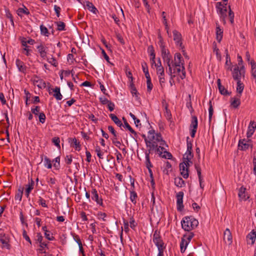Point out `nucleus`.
<instances>
[{"instance_id": "obj_1", "label": "nucleus", "mask_w": 256, "mask_h": 256, "mask_svg": "<svg viewBox=\"0 0 256 256\" xmlns=\"http://www.w3.org/2000/svg\"><path fill=\"white\" fill-rule=\"evenodd\" d=\"M182 228L187 232H190L197 227L198 222L192 216H184L181 222Z\"/></svg>"}, {"instance_id": "obj_2", "label": "nucleus", "mask_w": 256, "mask_h": 256, "mask_svg": "<svg viewBox=\"0 0 256 256\" xmlns=\"http://www.w3.org/2000/svg\"><path fill=\"white\" fill-rule=\"evenodd\" d=\"M226 69L232 72V78L236 82L241 80L242 78L244 77L246 70L244 66H242L240 68L237 65L230 66L226 68Z\"/></svg>"}, {"instance_id": "obj_3", "label": "nucleus", "mask_w": 256, "mask_h": 256, "mask_svg": "<svg viewBox=\"0 0 256 256\" xmlns=\"http://www.w3.org/2000/svg\"><path fill=\"white\" fill-rule=\"evenodd\" d=\"M148 140L147 141L154 142L159 144L160 146H168L164 140H162L161 134L160 133L156 134L154 130H150L148 132Z\"/></svg>"}, {"instance_id": "obj_4", "label": "nucleus", "mask_w": 256, "mask_h": 256, "mask_svg": "<svg viewBox=\"0 0 256 256\" xmlns=\"http://www.w3.org/2000/svg\"><path fill=\"white\" fill-rule=\"evenodd\" d=\"M153 242L158 248V250H164L166 248L161 238L160 232L155 231L153 235Z\"/></svg>"}, {"instance_id": "obj_5", "label": "nucleus", "mask_w": 256, "mask_h": 256, "mask_svg": "<svg viewBox=\"0 0 256 256\" xmlns=\"http://www.w3.org/2000/svg\"><path fill=\"white\" fill-rule=\"evenodd\" d=\"M91 202H95L98 206H103V200L100 196L98 190L95 188H92L90 190Z\"/></svg>"}, {"instance_id": "obj_6", "label": "nucleus", "mask_w": 256, "mask_h": 256, "mask_svg": "<svg viewBox=\"0 0 256 256\" xmlns=\"http://www.w3.org/2000/svg\"><path fill=\"white\" fill-rule=\"evenodd\" d=\"M216 8L217 12L220 15V20L223 22L224 24L226 23V8L222 6V4L221 2H218L216 4Z\"/></svg>"}, {"instance_id": "obj_7", "label": "nucleus", "mask_w": 256, "mask_h": 256, "mask_svg": "<svg viewBox=\"0 0 256 256\" xmlns=\"http://www.w3.org/2000/svg\"><path fill=\"white\" fill-rule=\"evenodd\" d=\"M159 144L156 143L154 142L147 141V139H146V144L147 148H149L147 151L145 152L146 159H150V154L152 153V152L155 150L159 146L158 144Z\"/></svg>"}, {"instance_id": "obj_8", "label": "nucleus", "mask_w": 256, "mask_h": 256, "mask_svg": "<svg viewBox=\"0 0 256 256\" xmlns=\"http://www.w3.org/2000/svg\"><path fill=\"white\" fill-rule=\"evenodd\" d=\"M159 144L156 143L154 142L147 141V139H146V144L147 148H149L147 151L145 152L146 159H150V154L152 153V152L155 150L159 146L158 144Z\"/></svg>"}, {"instance_id": "obj_9", "label": "nucleus", "mask_w": 256, "mask_h": 256, "mask_svg": "<svg viewBox=\"0 0 256 256\" xmlns=\"http://www.w3.org/2000/svg\"><path fill=\"white\" fill-rule=\"evenodd\" d=\"M198 125V118L196 116H192V117L191 123L190 124V134L192 138L195 136L196 133V132Z\"/></svg>"}, {"instance_id": "obj_10", "label": "nucleus", "mask_w": 256, "mask_h": 256, "mask_svg": "<svg viewBox=\"0 0 256 256\" xmlns=\"http://www.w3.org/2000/svg\"><path fill=\"white\" fill-rule=\"evenodd\" d=\"M184 196V193L182 192H179L176 194V208L177 210L179 212H182L184 208V206L183 204V198Z\"/></svg>"}, {"instance_id": "obj_11", "label": "nucleus", "mask_w": 256, "mask_h": 256, "mask_svg": "<svg viewBox=\"0 0 256 256\" xmlns=\"http://www.w3.org/2000/svg\"><path fill=\"white\" fill-rule=\"evenodd\" d=\"M238 148L240 150H246L249 148H252V144L250 140H239L238 144Z\"/></svg>"}, {"instance_id": "obj_12", "label": "nucleus", "mask_w": 256, "mask_h": 256, "mask_svg": "<svg viewBox=\"0 0 256 256\" xmlns=\"http://www.w3.org/2000/svg\"><path fill=\"white\" fill-rule=\"evenodd\" d=\"M189 138L187 137L186 138V145L187 150L184 156V160H191L193 158V154L192 152V144L191 142L188 141Z\"/></svg>"}, {"instance_id": "obj_13", "label": "nucleus", "mask_w": 256, "mask_h": 256, "mask_svg": "<svg viewBox=\"0 0 256 256\" xmlns=\"http://www.w3.org/2000/svg\"><path fill=\"white\" fill-rule=\"evenodd\" d=\"M38 53L42 58L46 59L47 55V48L43 42L40 43L36 46Z\"/></svg>"}, {"instance_id": "obj_14", "label": "nucleus", "mask_w": 256, "mask_h": 256, "mask_svg": "<svg viewBox=\"0 0 256 256\" xmlns=\"http://www.w3.org/2000/svg\"><path fill=\"white\" fill-rule=\"evenodd\" d=\"M174 62L172 64V66L178 67L181 65H184V60L180 53H176L174 56Z\"/></svg>"}, {"instance_id": "obj_15", "label": "nucleus", "mask_w": 256, "mask_h": 256, "mask_svg": "<svg viewBox=\"0 0 256 256\" xmlns=\"http://www.w3.org/2000/svg\"><path fill=\"white\" fill-rule=\"evenodd\" d=\"M224 242L228 245L231 244L232 242V235L228 228H226L224 232Z\"/></svg>"}, {"instance_id": "obj_16", "label": "nucleus", "mask_w": 256, "mask_h": 256, "mask_svg": "<svg viewBox=\"0 0 256 256\" xmlns=\"http://www.w3.org/2000/svg\"><path fill=\"white\" fill-rule=\"evenodd\" d=\"M216 39L218 42H220L223 36V29L220 28V26L218 22H216Z\"/></svg>"}, {"instance_id": "obj_17", "label": "nucleus", "mask_w": 256, "mask_h": 256, "mask_svg": "<svg viewBox=\"0 0 256 256\" xmlns=\"http://www.w3.org/2000/svg\"><path fill=\"white\" fill-rule=\"evenodd\" d=\"M172 32L174 35V40L176 45L181 46L182 45L181 34L176 30H174Z\"/></svg>"}, {"instance_id": "obj_18", "label": "nucleus", "mask_w": 256, "mask_h": 256, "mask_svg": "<svg viewBox=\"0 0 256 256\" xmlns=\"http://www.w3.org/2000/svg\"><path fill=\"white\" fill-rule=\"evenodd\" d=\"M82 4L84 8H87L90 12L94 14H96L98 12L95 6L89 1L84 2Z\"/></svg>"}, {"instance_id": "obj_19", "label": "nucleus", "mask_w": 256, "mask_h": 256, "mask_svg": "<svg viewBox=\"0 0 256 256\" xmlns=\"http://www.w3.org/2000/svg\"><path fill=\"white\" fill-rule=\"evenodd\" d=\"M186 164H180V174L184 178H188L189 176L188 174V168L185 166Z\"/></svg>"}, {"instance_id": "obj_20", "label": "nucleus", "mask_w": 256, "mask_h": 256, "mask_svg": "<svg viewBox=\"0 0 256 256\" xmlns=\"http://www.w3.org/2000/svg\"><path fill=\"white\" fill-rule=\"evenodd\" d=\"M16 66L20 72L22 73H26V67L24 65L23 62L20 60L19 59L16 60Z\"/></svg>"}, {"instance_id": "obj_21", "label": "nucleus", "mask_w": 256, "mask_h": 256, "mask_svg": "<svg viewBox=\"0 0 256 256\" xmlns=\"http://www.w3.org/2000/svg\"><path fill=\"white\" fill-rule=\"evenodd\" d=\"M256 129V124L254 121H250L248 128V130L247 132L248 137L251 136L254 133L255 130Z\"/></svg>"}, {"instance_id": "obj_22", "label": "nucleus", "mask_w": 256, "mask_h": 256, "mask_svg": "<svg viewBox=\"0 0 256 256\" xmlns=\"http://www.w3.org/2000/svg\"><path fill=\"white\" fill-rule=\"evenodd\" d=\"M240 96L231 98L230 105L234 108H238L240 104Z\"/></svg>"}, {"instance_id": "obj_23", "label": "nucleus", "mask_w": 256, "mask_h": 256, "mask_svg": "<svg viewBox=\"0 0 256 256\" xmlns=\"http://www.w3.org/2000/svg\"><path fill=\"white\" fill-rule=\"evenodd\" d=\"M52 92H54L53 96L58 100H61L62 98V96L60 92V88L56 86L54 88L52 89Z\"/></svg>"}, {"instance_id": "obj_24", "label": "nucleus", "mask_w": 256, "mask_h": 256, "mask_svg": "<svg viewBox=\"0 0 256 256\" xmlns=\"http://www.w3.org/2000/svg\"><path fill=\"white\" fill-rule=\"evenodd\" d=\"M194 166L196 170L197 174L198 175L200 186L202 188H203L204 186L202 184V178L201 174V168H200V166L198 164H196Z\"/></svg>"}, {"instance_id": "obj_25", "label": "nucleus", "mask_w": 256, "mask_h": 256, "mask_svg": "<svg viewBox=\"0 0 256 256\" xmlns=\"http://www.w3.org/2000/svg\"><path fill=\"white\" fill-rule=\"evenodd\" d=\"M17 14L18 16L22 17V14L28 15L30 14V12L28 11V10L24 5H23V8H20L18 9Z\"/></svg>"}, {"instance_id": "obj_26", "label": "nucleus", "mask_w": 256, "mask_h": 256, "mask_svg": "<svg viewBox=\"0 0 256 256\" xmlns=\"http://www.w3.org/2000/svg\"><path fill=\"white\" fill-rule=\"evenodd\" d=\"M174 183L176 186L182 188L185 186V182L180 177L176 178L174 180Z\"/></svg>"}, {"instance_id": "obj_27", "label": "nucleus", "mask_w": 256, "mask_h": 256, "mask_svg": "<svg viewBox=\"0 0 256 256\" xmlns=\"http://www.w3.org/2000/svg\"><path fill=\"white\" fill-rule=\"evenodd\" d=\"M175 68L178 74L182 72V74H180V76L182 80L186 78V72L184 65H181L180 66L175 67Z\"/></svg>"}, {"instance_id": "obj_28", "label": "nucleus", "mask_w": 256, "mask_h": 256, "mask_svg": "<svg viewBox=\"0 0 256 256\" xmlns=\"http://www.w3.org/2000/svg\"><path fill=\"white\" fill-rule=\"evenodd\" d=\"M34 83L40 88H44L46 86V82L42 79H34Z\"/></svg>"}, {"instance_id": "obj_29", "label": "nucleus", "mask_w": 256, "mask_h": 256, "mask_svg": "<svg viewBox=\"0 0 256 256\" xmlns=\"http://www.w3.org/2000/svg\"><path fill=\"white\" fill-rule=\"evenodd\" d=\"M110 117L118 126L121 127L123 126L121 120L115 114H110Z\"/></svg>"}, {"instance_id": "obj_30", "label": "nucleus", "mask_w": 256, "mask_h": 256, "mask_svg": "<svg viewBox=\"0 0 256 256\" xmlns=\"http://www.w3.org/2000/svg\"><path fill=\"white\" fill-rule=\"evenodd\" d=\"M244 84L241 82V80L236 82V92L238 94V96H241L244 89Z\"/></svg>"}, {"instance_id": "obj_31", "label": "nucleus", "mask_w": 256, "mask_h": 256, "mask_svg": "<svg viewBox=\"0 0 256 256\" xmlns=\"http://www.w3.org/2000/svg\"><path fill=\"white\" fill-rule=\"evenodd\" d=\"M123 120H124V126L132 134H134V136H132L134 138H136L137 136V134L136 132V131H134L132 128L130 126V125L128 123L127 121L126 120L123 118Z\"/></svg>"}, {"instance_id": "obj_32", "label": "nucleus", "mask_w": 256, "mask_h": 256, "mask_svg": "<svg viewBox=\"0 0 256 256\" xmlns=\"http://www.w3.org/2000/svg\"><path fill=\"white\" fill-rule=\"evenodd\" d=\"M147 158L148 159H146L145 164L146 167L148 169V171L150 174V178H152L153 174L151 168H152L153 166L150 161V159H148V157Z\"/></svg>"}, {"instance_id": "obj_33", "label": "nucleus", "mask_w": 256, "mask_h": 256, "mask_svg": "<svg viewBox=\"0 0 256 256\" xmlns=\"http://www.w3.org/2000/svg\"><path fill=\"white\" fill-rule=\"evenodd\" d=\"M138 198V195L136 192L133 189H130V201L134 204H136V198Z\"/></svg>"}, {"instance_id": "obj_34", "label": "nucleus", "mask_w": 256, "mask_h": 256, "mask_svg": "<svg viewBox=\"0 0 256 256\" xmlns=\"http://www.w3.org/2000/svg\"><path fill=\"white\" fill-rule=\"evenodd\" d=\"M189 244L188 240L184 238H182L180 244V251L182 252H184L186 250V246Z\"/></svg>"}, {"instance_id": "obj_35", "label": "nucleus", "mask_w": 256, "mask_h": 256, "mask_svg": "<svg viewBox=\"0 0 256 256\" xmlns=\"http://www.w3.org/2000/svg\"><path fill=\"white\" fill-rule=\"evenodd\" d=\"M37 237V241L40 243V246H44L45 247H46L48 248V244L44 242H42L43 237L40 234V233H38L36 235Z\"/></svg>"}, {"instance_id": "obj_36", "label": "nucleus", "mask_w": 256, "mask_h": 256, "mask_svg": "<svg viewBox=\"0 0 256 256\" xmlns=\"http://www.w3.org/2000/svg\"><path fill=\"white\" fill-rule=\"evenodd\" d=\"M72 146L76 150L80 151L81 148L80 142L77 140L76 138H72Z\"/></svg>"}, {"instance_id": "obj_37", "label": "nucleus", "mask_w": 256, "mask_h": 256, "mask_svg": "<svg viewBox=\"0 0 256 256\" xmlns=\"http://www.w3.org/2000/svg\"><path fill=\"white\" fill-rule=\"evenodd\" d=\"M23 194V188H20L18 189L15 195L14 198L16 200L21 201Z\"/></svg>"}, {"instance_id": "obj_38", "label": "nucleus", "mask_w": 256, "mask_h": 256, "mask_svg": "<svg viewBox=\"0 0 256 256\" xmlns=\"http://www.w3.org/2000/svg\"><path fill=\"white\" fill-rule=\"evenodd\" d=\"M164 110H165L164 112V116L168 120H170L172 119V116L171 114V112H170V110L168 108V106L167 105H166L165 106Z\"/></svg>"}, {"instance_id": "obj_39", "label": "nucleus", "mask_w": 256, "mask_h": 256, "mask_svg": "<svg viewBox=\"0 0 256 256\" xmlns=\"http://www.w3.org/2000/svg\"><path fill=\"white\" fill-rule=\"evenodd\" d=\"M148 52L150 56V58L156 59V54L154 50V48L152 46H150L148 48Z\"/></svg>"}, {"instance_id": "obj_40", "label": "nucleus", "mask_w": 256, "mask_h": 256, "mask_svg": "<svg viewBox=\"0 0 256 256\" xmlns=\"http://www.w3.org/2000/svg\"><path fill=\"white\" fill-rule=\"evenodd\" d=\"M57 26V30L59 31H62L65 30L66 24H65L61 21L56 22Z\"/></svg>"}, {"instance_id": "obj_41", "label": "nucleus", "mask_w": 256, "mask_h": 256, "mask_svg": "<svg viewBox=\"0 0 256 256\" xmlns=\"http://www.w3.org/2000/svg\"><path fill=\"white\" fill-rule=\"evenodd\" d=\"M34 182L32 178H28V183L26 185V190L32 191L34 188Z\"/></svg>"}, {"instance_id": "obj_42", "label": "nucleus", "mask_w": 256, "mask_h": 256, "mask_svg": "<svg viewBox=\"0 0 256 256\" xmlns=\"http://www.w3.org/2000/svg\"><path fill=\"white\" fill-rule=\"evenodd\" d=\"M159 64L160 66L156 68L157 74L158 75L160 74V76H162V74H164V68L163 66H162V63L160 58H159Z\"/></svg>"}, {"instance_id": "obj_43", "label": "nucleus", "mask_w": 256, "mask_h": 256, "mask_svg": "<svg viewBox=\"0 0 256 256\" xmlns=\"http://www.w3.org/2000/svg\"><path fill=\"white\" fill-rule=\"evenodd\" d=\"M256 238V232L252 230L248 234L247 236V238H248L252 240V243L254 244L255 242Z\"/></svg>"}, {"instance_id": "obj_44", "label": "nucleus", "mask_w": 256, "mask_h": 256, "mask_svg": "<svg viewBox=\"0 0 256 256\" xmlns=\"http://www.w3.org/2000/svg\"><path fill=\"white\" fill-rule=\"evenodd\" d=\"M44 166L48 168H51L52 167L50 160L46 156L44 158Z\"/></svg>"}, {"instance_id": "obj_45", "label": "nucleus", "mask_w": 256, "mask_h": 256, "mask_svg": "<svg viewBox=\"0 0 256 256\" xmlns=\"http://www.w3.org/2000/svg\"><path fill=\"white\" fill-rule=\"evenodd\" d=\"M245 190L246 188H244L242 187H241L240 189L239 190L238 192V196L242 200H246V194H245Z\"/></svg>"}, {"instance_id": "obj_46", "label": "nucleus", "mask_w": 256, "mask_h": 256, "mask_svg": "<svg viewBox=\"0 0 256 256\" xmlns=\"http://www.w3.org/2000/svg\"><path fill=\"white\" fill-rule=\"evenodd\" d=\"M40 32L42 35L46 36H48V28L44 26L43 24L40 26Z\"/></svg>"}, {"instance_id": "obj_47", "label": "nucleus", "mask_w": 256, "mask_h": 256, "mask_svg": "<svg viewBox=\"0 0 256 256\" xmlns=\"http://www.w3.org/2000/svg\"><path fill=\"white\" fill-rule=\"evenodd\" d=\"M209 105L210 106L208 108V119L209 121L210 122L212 118V116L213 114V108L212 104V102L210 100L209 102Z\"/></svg>"}, {"instance_id": "obj_48", "label": "nucleus", "mask_w": 256, "mask_h": 256, "mask_svg": "<svg viewBox=\"0 0 256 256\" xmlns=\"http://www.w3.org/2000/svg\"><path fill=\"white\" fill-rule=\"evenodd\" d=\"M130 227L132 230H134L137 226V224L136 223L133 216L130 217Z\"/></svg>"}, {"instance_id": "obj_49", "label": "nucleus", "mask_w": 256, "mask_h": 256, "mask_svg": "<svg viewBox=\"0 0 256 256\" xmlns=\"http://www.w3.org/2000/svg\"><path fill=\"white\" fill-rule=\"evenodd\" d=\"M53 162H54V166L56 169H59L60 167V156H58L56 158Z\"/></svg>"}, {"instance_id": "obj_50", "label": "nucleus", "mask_w": 256, "mask_h": 256, "mask_svg": "<svg viewBox=\"0 0 256 256\" xmlns=\"http://www.w3.org/2000/svg\"><path fill=\"white\" fill-rule=\"evenodd\" d=\"M130 92L132 96L138 97V92L136 88L134 86V84H131L130 85Z\"/></svg>"}, {"instance_id": "obj_51", "label": "nucleus", "mask_w": 256, "mask_h": 256, "mask_svg": "<svg viewBox=\"0 0 256 256\" xmlns=\"http://www.w3.org/2000/svg\"><path fill=\"white\" fill-rule=\"evenodd\" d=\"M162 158L170 160L172 158V154L164 149V154H162Z\"/></svg>"}, {"instance_id": "obj_52", "label": "nucleus", "mask_w": 256, "mask_h": 256, "mask_svg": "<svg viewBox=\"0 0 256 256\" xmlns=\"http://www.w3.org/2000/svg\"><path fill=\"white\" fill-rule=\"evenodd\" d=\"M158 77L160 84L161 87L163 88L164 84L166 82V80L164 77V74H162V76H160V74H158Z\"/></svg>"}, {"instance_id": "obj_53", "label": "nucleus", "mask_w": 256, "mask_h": 256, "mask_svg": "<svg viewBox=\"0 0 256 256\" xmlns=\"http://www.w3.org/2000/svg\"><path fill=\"white\" fill-rule=\"evenodd\" d=\"M218 90L220 94L222 95L227 96L230 94V92H229L223 86L220 88H219Z\"/></svg>"}, {"instance_id": "obj_54", "label": "nucleus", "mask_w": 256, "mask_h": 256, "mask_svg": "<svg viewBox=\"0 0 256 256\" xmlns=\"http://www.w3.org/2000/svg\"><path fill=\"white\" fill-rule=\"evenodd\" d=\"M38 202L40 205H41L44 208H48V205L46 204V201L44 200L41 196L38 197Z\"/></svg>"}, {"instance_id": "obj_55", "label": "nucleus", "mask_w": 256, "mask_h": 256, "mask_svg": "<svg viewBox=\"0 0 256 256\" xmlns=\"http://www.w3.org/2000/svg\"><path fill=\"white\" fill-rule=\"evenodd\" d=\"M39 120L42 124H44L46 122V115L44 112H40L39 114Z\"/></svg>"}, {"instance_id": "obj_56", "label": "nucleus", "mask_w": 256, "mask_h": 256, "mask_svg": "<svg viewBox=\"0 0 256 256\" xmlns=\"http://www.w3.org/2000/svg\"><path fill=\"white\" fill-rule=\"evenodd\" d=\"M162 146H160L156 150V151L157 152L158 154L160 156L162 157V154H164V148Z\"/></svg>"}, {"instance_id": "obj_57", "label": "nucleus", "mask_w": 256, "mask_h": 256, "mask_svg": "<svg viewBox=\"0 0 256 256\" xmlns=\"http://www.w3.org/2000/svg\"><path fill=\"white\" fill-rule=\"evenodd\" d=\"M230 10L228 12V16L230 18V22L232 24H233L234 22V14L232 11L231 10L230 8V6H229Z\"/></svg>"}, {"instance_id": "obj_58", "label": "nucleus", "mask_w": 256, "mask_h": 256, "mask_svg": "<svg viewBox=\"0 0 256 256\" xmlns=\"http://www.w3.org/2000/svg\"><path fill=\"white\" fill-rule=\"evenodd\" d=\"M40 107L39 106H36L34 108H32L31 112L34 115H38V114L40 112Z\"/></svg>"}, {"instance_id": "obj_59", "label": "nucleus", "mask_w": 256, "mask_h": 256, "mask_svg": "<svg viewBox=\"0 0 256 256\" xmlns=\"http://www.w3.org/2000/svg\"><path fill=\"white\" fill-rule=\"evenodd\" d=\"M52 142L58 148H60V140L58 137H54L52 140Z\"/></svg>"}, {"instance_id": "obj_60", "label": "nucleus", "mask_w": 256, "mask_h": 256, "mask_svg": "<svg viewBox=\"0 0 256 256\" xmlns=\"http://www.w3.org/2000/svg\"><path fill=\"white\" fill-rule=\"evenodd\" d=\"M146 86L147 91L150 92L153 88V84L151 82V80H146Z\"/></svg>"}, {"instance_id": "obj_61", "label": "nucleus", "mask_w": 256, "mask_h": 256, "mask_svg": "<svg viewBox=\"0 0 256 256\" xmlns=\"http://www.w3.org/2000/svg\"><path fill=\"white\" fill-rule=\"evenodd\" d=\"M123 222H124V232L127 233L129 232V230H130L128 222L124 218H123Z\"/></svg>"}, {"instance_id": "obj_62", "label": "nucleus", "mask_w": 256, "mask_h": 256, "mask_svg": "<svg viewBox=\"0 0 256 256\" xmlns=\"http://www.w3.org/2000/svg\"><path fill=\"white\" fill-rule=\"evenodd\" d=\"M44 236L49 240H54V237L51 235L50 231L44 232Z\"/></svg>"}, {"instance_id": "obj_63", "label": "nucleus", "mask_w": 256, "mask_h": 256, "mask_svg": "<svg viewBox=\"0 0 256 256\" xmlns=\"http://www.w3.org/2000/svg\"><path fill=\"white\" fill-rule=\"evenodd\" d=\"M72 161V157L71 155H67L65 157V162L67 164H70Z\"/></svg>"}, {"instance_id": "obj_64", "label": "nucleus", "mask_w": 256, "mask_h": 256, "mask_svg": "<svg viewBox=\"0 0 256 256\" xmlns=\"http://www.w3.org/2000/svg\"><path fill=\"white\" fill-rule=\"evenodd\" d=\"M74 240V241L78 244V245H80V244H82L80 238V236L76 234H72Z\"/></svg>"}]
</instances>
